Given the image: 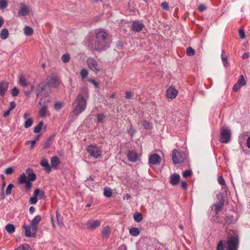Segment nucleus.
<instances>
[{
  "mask_svg": "<svg viewBox=\"0 0 250 250\" xmlns=\"http://www.w3.org/2000/svg\"><path fill=\"white\" fill-rule=\"evenodd\" d=\"M108 41V34L104 31H99L96 34L95 42L92 48L98 52L105 51L109 47Z\"/></svg>",
  "mask_w": 250,
  "mask_h": 250,
  "instance_id": "f257e3e1",
  "label": "nucleus"
},
{
  "mask_svg": "<svg viewBox=\"0 0 250 250\" xmlns=\"http://www.w3.org/2000/svg\"><path fill=\"white\" fill-rule=\"evenodd\" d=\"M87 102L82 94H79L75 101L72 103V112L76 116L85 110L86 107Z\"/></svg>",
  "mask_w": 250,
  "mask_h": 250,
  "instance_id": "f03ea898",
  "label": "nucleus"
},
{
  "mask_svg": "<svg viewBox=\"0 0 250 250\" xmlns=\"http://www.w3.org/2000/svg\"><path fill=\"white\" fill-rule=\"evenodd\" d=\"M239 245V238L237 234L228 237L226 242L225 250H237Z\"/></svg>",
  "mask_w": 250,
  "mask_h": 250,
  "instance_id": "7ed1b4c3",
  "label": "nucleus"
},
{
  "mask_svg": "<svg viewBox=\"0 0 250 250\" xmlns=\"http://www.w3.org/2000/svg\"><path fill=\"white\" fill-rule=\"evenodd\" d=\"M186 159V154L183 151L174 149L172 151V160L175 164H181Z\"/></svg>",
  "mask_w": 250,
  "mask_h": 250,
  "instance_id": "20e7f679",
  "label": "nucleus"
},
{
  "mask_svg": "<svg viewBox=\"0 0 250 250\" xmlns=\"http://www.w3.org/2000/svg\"><path fill=\"white\" fill-rule=\"evenodd\" d=\"M86 151L88 154L95 159H97L102 155L101 149L95 145H89L86 147Z\"/></svg>",
  "mask_w": 250,
  "mask_h": 250,
  "instance_id": "39448f33",
  "label": "nucleus"
},
{
  "mask_svg": "<svg viewBox=\"0 0 250 250\" xmlns=\"http://www.w3.org/2000/svg\"><path fill=\"white\" fill-rule=\"evenodd\" d=\"M86 63L88 68L95 73L97 74L100 71V67L98 66V62L95 59L91 57L88 58L86 60Z\"/></svg>",
  "mask_w": 250,
  "mask_h": 250,
  "instance_id": "423d86ee",
  "label": "nucleus"
},
{
  "mask_svg": "<svg viewBox=\"0 0 250 250\" xmlns=\"http://www.w3.org/2000/svg\"><path fill=\"white\" fill-rule=\"evenodd\" d=\"M145 27V24L139 20L134 21L130 26L131 30L135 33L141 32Z\"/></svg>",
  "mask_w": 250,
  "mask_h": 250,
  "instance_id": "0eeeda50",
  "label": "nucleus"
},
{
  "mask_svg": "<svg viewBox=\"0 0 250 250\" xmlns=\"http://www.w3.org/2000/svg\"><path fill=\"white\" fill-rule=\"evenodd\" d=\"M231 132L229 129L221 128L220 130V141L222 143H227L230 138Z\"/></svg>",
  "mask_w": 250,
  "mask_h": 250,
  "instance_id": "6e6552de",
  "label": "nucleus"
},
{
  "mask_svg": "<svg viewBox=\"0 0 250 250\" xmlns=\"http://www.w3.org/2000/svg\"><path fill=\"white\" fill-rule=\"evenodd\" d=\"M26 176L25 174L23 173H22L18 179L19 183L21 185L25 184V188L27 190H29L32 187V184L31 181L27 180Z\"/></svg>",
  "mask_w": 250,
  "mask_h": 250,
  "instance_id": "1a4fd4ad",
  "label": "nucleus"
},
{
  "mask_svg": "<svg viewBox=\"0 0 250 250\" xmlns=\"http://www.w3.org/2000/svg\"><path fill=\"white\" fill-rule=\"evenodd\" d=\"M177 94V90L173 86H170L166 90V96L168 99H173L175 98Z\"/></svg>",
  "mask_w": 250,
  "mask_h": 250,
  "instance_id": "9d476101",
  "label": "nucleus"
},
{
  "mask_svg": "<svg viewBox=\"0 0 250 250\" xmlns=\"http://www.w3.org/2000/svg\"><path fill=\"white\" fill-rule=\"evenodd\" d=\"M161 158L159 155L156 153L151 155L149 157L148 164L149 165H155L161 162Z\"/></svg>",
  "mask_w": 250,
  "mask_h": 250,
  "instance_id": "9b49d317",
  "label": "nucleus"
},
{
  "mask_svg": "<svg viewBox=\"0 0 250 250\" xmlns=\"http://www.w3.org/2000/svg\"><path fill=\"white\" fill-rule=\"evenodd\" d=\"M25 229V236L27 237H34L36 236L37 231H34L31 226H28L25 224L23 226Z\"/></svg>",
  "mask_w": 250,
  "mask_h": 250,
  "instance_id": "f8f14e48",
  "label": "nucleus"
},
{
  "mask_svg": "<svg viewBox=\"0 0 250 250\" xmlns=\"http://www.w3.org/2000/svg\"><path fill=\"white\" fill-rule=\"evenodd\" d=\"M101 222L99 220H89L86 223L87 229H95L100 227Z\"/></svg>",
  "mask_w": 250,
  "mask_h": 250,
  "instance_id": "ddd939ff",
  "label": "nucleus"
},
{
  "mask_svg": "<svg viewBox=\"0 0 250 250\" xmlns=\"http://www.w3.org/2000/svg\"><path fill=\"white\" fill-rule=\"evenodd\" d=\"M180 180V176L179 174L174 173L171 174L169 177V183L173 186L177 185Z\"/></svg>",
  "mask_w": 250,
  "mask_h": 250,
  "instance_id": "4468645a",
  "label": "nucleus"
},
{
  "mask_svg": "<svg viewBox=\"0 0 250 250\" xmlns=\"http://www.w3.org/2000/svg\"><path fill=\"white\" fill-rule=\"evenodd\" d=\"M42 217L40 215H37L32 220L30 225L32 228L33 230L35 231H37V226L40 222L41 221Z\"/></svg>",
  "mask_w": 250,
  "mask_h": 250,
  "instance_id": "2eb2a0df",
  "label": "nucleus"
},
{
  "mask_svg": "<svg viewBox=\"0 0 250 250\" xmlns=\"http://www.w3.org/2000/svg\"><path fill=\"white\" fill-rule=\"evenodd\" d=\"M9 83L5 81L0 82V95L3 97L8 88Z\"/></svg>",
  "mask_w": 250,
  "mask_h": 250,
  "instance_id": "dca6fc26",
  "label": "nucleus"
},
{
  "mask_svg": "<svg viewBox=\"0 0 250 250\" xmlns=\"http://www.w3.org/2000/svg\"><path fill=\"white\" fill-rule=\"evenodd\" d=\"M128 160L132 162H135L138 159V154L133 150L128 151L127 154Z\"/></svg>",
  "mask_w": 250,
  "mask_h": 250,
  "instance_id": "f3484780",
  "label": "nucleus"
},
{
  "mask_svg": "<svg viewBox=\"0 0 250 250\" xmlns=\"http://www.w3.org/2000/svg\"><path fill=\"white\" fill-rule=\"evenodd\" d=\"M51 167L55 169L58 168V166L60 164L61 161L57 156H53L51 158Z\"/></svg>",
  "mask_w": 250,
  "mask_h": 250,
  "instance_id": "a211bd4d",
  "label": "nucleus"
},
{
  "mask_svg": "<svg viewBox=\"0 0 250 250\" xmlns=\"http://www.w3.org/2000/svg\"><path fill=\"white\" fill-rule=\"evenodd\" d=\"M40 165L42 167L44 168L46 172L49 173L51 171V167L49 164L48 161L46 159H42Z\"/></svg>",
  "mask_w": 250,
  "mask_h": 250,
  "instance_id": "6ab92c4d",
  "label": "nucleus"
},
{
  "mask_svg": "<svg viewBox=\"0 0 250 250\" xmlns=\"http://www.w3.org/2000/svg\"><path fill=\"white\" fill-rule=\"evenodd\" d=\"M48 84L51 87L56 88L59 85L60 83L56 77H53L50 79Z\"/></svg>",
  "mask_w": 250,
  "mask_h": 250,
  "instance_id": "aec40b11",
  "label": "nucleus"
},
{
  "mask_svg": "<svg viewBox=\"0 0 250 250\" xmlns=\"http://www.w3.org/2000/svg\"><path fill=\"white\" fill-rule=\"evenodd\" d=\"M33 195L37 196L40 199H44L46 197L44 191L39 188L36 189L34 191Z\"/></svg>",
  "mask_w": 250,
  "mask_h": 250,
  "instance_id": "412c9836",
  "label": "nucleus"
},
{
  "mask_svg": "<svg viewBox=\"0 0 250 250\" xmlns=\"http://www.w3.org/2000/svg\"><path fill=\"white\" fill-rule=\"evenodd\" d=\"M29 13V9L25 5H22L19 11L18 14L20 16H25Z\"/></svg>",
  "mask_w": 250,
  "mask_h": 250,
  "instance_id": "4be33fe9",
  "label": "nucleus"
},
{
  "mask_svg": "<svg viewBox=\"0 0 250 250\" xmlns=\"http://www.w3.org/2000/svg\"><path fill=\"white\" fill-rule=\"evenodd\" d=\"M14 187V185L12 184H10L7 186L5 193L2 191L1 192L2 199H4L5 196H8L11 193V190Z\"/></svg>",
  "mask_w": 250,
  "mask_h": 250,
  "instance_id": "5701e85b",
  "label": "nucleus"
},
{
  "mask_svg": "<svg viewBox=\"0 0 250 250\" xmlns=\"http://www.w3.org/2000/svg\"><path fill=\"white\" fill-rule=\"evenodd\" d=\"M19 83L23 87H25L28 85V83L24 76L21 75L19 78Z\"/></svg>",
  "mask_w": 250,
  "mask_h": 250,
  "instance_id": "b1692460",
  "label": "nucleus"
},
{
  "mask_svg": "<svg viewBox=\"0 0 250 250\" xmlns=\"http://www.w3.org/2000/svg\"><path fill=\"white\" fill-rule=\"evenodd\" d=\"M5 229L9 234L13 233L15 231V227L13 224H9L5 226Z\"/></svg>",
  "mask_w": 250,
  "mask_h": 250,
  "instance_id": "393cba45",
  "label": "nucleus"
},
{
  "mask_svg": "<svg viewBox=\"0 0 250 250\" xmlns=\"http://www.w3.org/2000/svg\"><path fill=\"white\" fill-rule=\"evenodd\" d=\"M9 36L8 30L6 28H3L1 30L0 37L1 39L5 40Z\"/></svg>",
  "mask_w": 250,
  "mask_h": 250,
  "instance_id": "a878e982",
  "label": "nucleus"
},
{
  "mask_svg": "<svg viewBox=\"0 0 250 250\" xmlns=\"http://www.w3.org/2000/svg\"><path fill=\"white\" fill-rule=\"evenodd\" d=\"M133 218L135 222L139 223L143 220V215L140 212H135L133 215Z\"/></svg>",
  "mask_w": 250,
  "mask_h": 250,
  "instance_id": "bb28decb",
  "label": "nucleus"
},
{
  "mask_svg": "<svg viewBox=\"0 0 250 250\" xmlns=\"http://www.w3.org/2000/svg\"><path fill=\"white\" fill-rule=\"evenodd\" d=\"M24 33L26 36H30L33 34V29L29 26H26L24 28Z\"/></svg>",
  "mask_w": 250,
  "mask_h": 250,
  "instance_id": "cd10ccee",
  "label": "nucleus"
},
{
  "mask_svg": "<svg viewBox=\"0 0 250 250\" xmlns=\"http://www.w3.org/2000/svg\"><path fill=\"white\" fill-rule=\"evenodd\" d=\"M225 221V223L228 225L235 223L234 217L232 215L227 216Z\"/></svg>",
  "mask_w": 250,
  "mask_h": 250,
  "instance_id": "c85d7f7f",
  "label": "nucleus"
},
{
  "mask_svg": "<svg viewBox=\"0 0 250 250\" xmlns=\"http://www.w3.org/2000/svg\"><path fill=\"white\" fill-rule=\"evenodd\" d=\"M236 83L241 86L246 85V82L244 76L243 75H241L239 76V79H238Z\"/></svg>",
  "mask_w": 250,
  "mask_h": 250,
  "instance_id": "c756f323",
  "label": "nucleus"
},
{
  "mask_svg": "<svg viewBox=\"0 0 250 250\" xmlns=\"http://www.w3.org/2000/svg\"><path fill=\"white\" fill-rule=\"evenodd\" d=\"M221 59L223 62L224 65L225 67H227L228 65L227 56L225 54V51L223 50H222Z\"/></svg>",
  "mask_w": 250,
  "mask_h": 250,
  "instance_id": "7c9ffc66",
  "label": "nucleus"
},
{
  "mask_svg": "<svg viewBox=\"0 0 250 250\" xmlns=\"http://www.w3.org/2000/svg\"><path fill=\"white\" fill-rule=\"evenodd\" d=\"M129 233L133 236H137L139 235L140 233V231L138 228H131L129 229Z\"/></svg>",
  "mask_w": 250,
  "mask_h": 250,
  "instance_id": "2f4dec72",
  "label": "nucleus"
},
{
  "mask_svg": "<svg viewBox=\"0 0 250 250\" xmlns=\"http://www.w3.org/2000/svg\"><path fill=\"white\" fill-rule=\"evenodd\" d=\"M47 107L45 105L42 106L40 110V115L41 117H44L46 116Z\"/></svg>",
  "mask_w": 250,
  "mask_h": 250,
  "instance_id": "473e14b6",
  "label": "nucleus"
},
{
  "mask_svg": "<svg viewBox=\"0 0 250 250\" xmlns=\"http://www.w3.org/2000/svg\"><path fill=\"white\" fill-rule=\"evenodd\" d=\"M43 125V123L42 121L39 122L38 125L34 128V132L35 133H38L40 132L42 129Z\"/></svg>",
  "mask_w": 250,
  "mask_h": 250,
  "instance_id": "72a5a7b5",
  "label": "nucleus"
},
{
  "mask_svg": "<svg viewBox=\"0 0 250 250\" xmlns=\"http://www.w3.org/2000/svg\"><path fill=\"white\" fill-rule=\"evenodd\" d=\"M8 5V1L6 0H0V9H4L7 7Z\"/></svg>",
  "mask_w": 250,
  "mask_h": 250,
  "instance_id": "f704fd0d",
  "label": "nucleus"
},
{
  "mask_svg": "<svg viewBox=\"0 0 250 250\" xmlns=\"http://www.w3.org/2000/svg\"><path fill=\"white\" fill-rule=\"evenodd\" d=\"M112 192L110 188H104V194L107 197H110L112 195Z\"/></svg>",
  "mask_w": 250,
  "mask_h": 250,
  "instance_id": "c9c22d12",
  "label": "nucleus"
},
{
  "mask_svg": "<svg viewBox=\"0 0 250 250\" xmlns=\"http://www.w3.org/2000/svg\"><path fill=\"white\" fill-rule=\"evenodd\" d=\"M63 103L61 102H57L54 104V108L57 111L60 110L62 107Z\"/></svg>",
  "mask_w": 250,
  "mask_h": 250,
  "instance_id": "e433bc0d",
  "label": "nucleus"
},
{
  "mask_svg": "<svg viewBox=\"0 0 250 250\" xmlns=\"http://www.w3.org/2000/svg\"><path fill=\"white\" fill-rule=\"evenodd\" d=\"M33 124V120L32 118H28L27 120L25 122L24 124V127L26 128H27L29 127H30Z\"/></svg>",
  "mask_w": 250,
  "mask_h": 250,
  "instance_id": "4c0bfd02",
  "label": "nucleus"
},
{
  "mask_svg": "<svg viewBox=\"0 0 250 250\" xmlns=\"http://www.w3.org/2000/svg\"><path fill=\"white\" fill-rule=\"evenodd\" d=\"M97 121L100 123H103L105 119V116L103 114H98L97 115Z\"/></svg>",
  "mask_w": 250,
  "mask_h": 250,
  "instance_id": "58836bf2",
  "label": "nucleus"
},
{
  "mask_svg": "<svg viewBox=\"0 0 250 250\" xmlns=\"http://www.w3.org/2000/svg\"><path fill=\"white\" fill-rule=\"evenodd\" d=\"M27 180L33 182L36 179V175L34 173H31L26 176Z\"/></svg>",
  "mask_w": 250,
  "mask_h": 250,
  "instance_id": "ea45409f",
  "label": "nucleus"
},
{
  "mask_svg": "<svg viewBox=\"0 0 250 250\" xmlns=\"http://www.w3.org/2000/svg\"><path fill=\"white\" fill-rule=\"evenodd\" d=\"M186 53L188 56H193L195 54V51L192 47H189L187 48Z\"/></svg>",
  "mask_w": 250,
  "mask_h": 250,
  "instance_id": "a19ab883",
  "label": "nucleus"
},
{
  "mask_svg": "<svg viewBox=\"0 0 250 250\" xmlns=\"http://www.w3.org/2000/svg\"><path fill=\"white\" fill-rule=\"evenodd\" d=\"M16 250H31V248L28 244H24L19 247Z\"/></svg>",
  "mask_w": 250,
  "mask_h": 250,
  "instance_id": "79ce46f5",
  "label": "nucleus"
},
{
  "mask_svg": "<svg viewBox=\"0 0 250 250\" xmlns=\"http://www.w3.org/2000/svg\"><path fill=\"white\" fill-rule=\"evenodd\" d=\"M70 55L68 54H63L61 58L62 61L64 62H68L70 60Z\"/></svg>",
  "mask_w": 250,
  "mask_h": 250,
  "instance_id": "37998d69",
  "label": "nucleus"
},
{
  "mask_svg": "<svg viewBox=\"0 0 250 250\" xmlns=\"http://www.w3.org/2000/svg\"><path fill=\"white\" fill-rule=\"evenodd\" d=\"M192 175V172L191 170H186L183 173V176L184 178H188L191 177Z\"/></svg>",
  "mask_w": 250,
  "mask_h": 250,
  "instance_id": "c03bdc74",
  "label": "nucleus"
},
{
  "mask_svg": "<svg viewBox=\"0 0 250 250\" xmlns=\"http://www.w3.org/2000/svg\"><path fill=\"white\" fill-rule=\"evenodd\" d=\"M51 143H52V138H48L44 142L43 148L45 149L49 148L51 146Z\"/></svg>",
  "mask_w": 250,
  "mask_h": 250,
  "instance_id": "a18cd8bd",
  "label": "nucleus"
},
{
  "mask_svg": "<svg viewBox=\"0 0 250 250\" xmlns=\"http://www.w3.org/2000/svg\"><path fill=\"white\" fill-rule=\"evenodd\" d=\"M88 71L85 69H83L80 72V75L82 79H85L88 75Z\"/></svg>",
  "mask_w": 250,
  "mask_h": 250,
  "instance_id": "49530a36",
  "label": "nucleus"
},
{
  "mask_svg": "<svg viewBox=\"0 0 250 250\" xmlns=\"http://www.w3.org/2000/svg\"><path fill=\"white\" fill-rule=\"evenodd\" d=\"M110 233V228L108 226L104 227L103 229L102 234L104 236H107Z\"/></svg>",
  "mask_w": 250,
  "mask_h": 250,
  "instance_id": "de8ad7c7",
  "label": "nucleus"
},
{
  "mask_svg": "<svg viewBox=\"0 0 250 250\" xmlns=\"http://www.w3.org/2000/svg\"><path fill=\"white\" fill-rule=\"evenodd\" d=\"M226 243L224 244L222 240H220L217 245V250H223V249L225 248Z\"/></svg>",
  "mask_w": 250,
  "mask_h": 250,
  "instance_id": "09e8293b",
  "label": "nucleus"
},
{
  "mask_svg": "<svg viewBox=\"0 0 250 250\" xmlns=\"http://www.w3.org/2000/svg\"><path fill=\"white\" fill-rule=\"evenodd\" d=\"M19 93V89L15 87H14L12 90H11V95L14 96V97H16V96H17L18 95Z\"/></svg>",
  "mask_w": 250,
  "mask_h": 250,
  "instance_id": "8fccbe9b",
  "label": "nucleus"
},
{
  "mask_svg": "<svg viewBox=\"0 0 250 250\" xmlns=\"http://www.w3.org/2000/svg\"><path fill=\"white\" fill-rule=\"evenodd\" d=\"M161 7L162 8L165 10L168 11L169 9L168 3L166 1L163 2L161 3Z\"/></svg>",
  "mask_w": 250,
  "mask_h": 250,
  "instance_id": "3c124183",
  "label": "nucleus"
},
{
  "mask_svg": "<svg viewBox=\"0 0 250 250\" xmlns=\"http://www.w3.org/2000/svg\"><path fill=\"white\" fill-rule=\"evenodd\" d=\"M45 86H42L40 85L37 90V96H38L40 93L43 92L45 90Z\"/></svg>",
  "mask_w": 250,
  "mask_h": 250,
  "instance_id": "603ef678",
  "label": "nucleus"
},
{
  "mask_svg": "<svg viewBox=\"0 0 250 250\" xmlns=\"http://www.w3.org/2000/svg\"><path fill=\"white\" fill-rule=\"evenodd\" d=\"M38 202V197L34 195L33 197L30 198L29 202L31 204H36Z\"/></svg>",
  "mask_w": 250,
  "mask_h": 250,
  "instance_id": "864d4df0",
  "label": "nucleus"
},
{
  "mask_svg": "<svg viewBox=\"0 0 250 250\" xmlns=\"http://www.w3.org/2000/svg\"><path fill=\"white\" fill-rule=\"evenodd\" d=\"M13 172V168L12 167H9L5 170L4 173L7 175H10L12 174Z\"/></svg>",
  "mask_w": 250,
  "mask_h": 250,
  "instance_id": "5fc2aeb1",
  "label": "nucleus"
},
{
  "mask_svg": "<svg viewBox=\"0 0 250 250\" xmlns=\"http://www.w3.org/2000/svg\"><path fill=\"white\" fill-rule=\"evenodd\" d=\"M239 36L240 38L242 39H244L246 38L245 32L243 29H239Z\"/></svg>",
  "mask_w": 250,
  "mask_h": 250,
  "instance_id": "6e6d98bb",
  "label": "nucleus"
},
{
  "mask_svg": "<svg viewBox=\"0 0 250 250\" xmlns=\"http://www.w3.org/2000/svg\"><path fill=\"white\" fill-rule=\"evenodd\" d=\"M214 206H215V211L216 213H217L218 212L220 211L223 208V206L220 205L218 203L215 204L214 205Z\"/></svg>",
  "mask_w": 250,
  "mask_h": 250,
  "instance_id": "4d7b16f0",
  "label": "nucleus"
},
{
  "mask_svg": "<svg viewBox=\"0 0 250 250\" xmlns=\"http://www.w3.org/2000/svg\"><path fill=\"white\" fill-rule=\"evenodd\" d=\"M143 126L146 129H149V128H151V124L150 123H149L148 122H147L146 121H144V122L143 123Z\"/></svg>",
  "mask_w": 250,
  "mask_h": 250,
  "instance_id": "13d9d810",
  "label": "nucleus"
},
{
  "mask_svg": "<svg viewBox=\"0 0 250 250\" xmlns=\"http://www.w3.org/2000/svg\"><path fill=\"white\" fill-rule=\"evenodd\" d=\"M218 181L219 183L221 185H226L225 181L222 177L219 176L218 178Z\"/></svg>",
  "mask_w": 250,
  "mask_h": 250,
  "instance_id": "bf43d9fd",
  "label": "nucleus"
},
{
  "mask_svg": "<svg viewBox=\"0 0 250 250\" xmlns=\"http://www.w3.org/2000/svg\"><path fill=\"white\" fill-rule=\"evenodd\" d=\"M125 94V97L127 99H131L133 96V93L131 91H126Z\"/></svg>",
  "mask_w": 250,
  "mask_h": 250,
  "instance_id": "052dcab7",
  "label": "nucleus"
},
{
  "mask_svg": "<svg viewBox=\"0 0 250 250\" xmlns=\"http://www.w3.org/2000/svg\"><path fill=\"white\" fill-rule=\"evenodd\" d=\"M88 81L90 83L93 84L95 87H98L99 86V83L96 82L94 80L92 79H88Z\"/></svg>",
  "mask_w": 250,
  "mask_h": 250,
  "instance_id": "680f3d73",
  "label": "nucleus"
},
{
  "mask_svg": "<svg viewBox=\"0 0 250 250\" xmlns=\"http://www.w3.org/2000/svg\"><path fill=\"white\" fill-rule=\"evenodd\" d=\"M224 202H225V200H224L223 196L222 194V195H221V198L219 199V201L217 203L218 204H219L220 205L223 207L224 204Z\"/></svg>",
  "mask_w": 250,
  "mask_h": 250,
  "instance_id": "e2e57ef3",
  "label": "nucleus"
},
{
  "mask_svg": "<svg viewBox=\"0 0 250 250\" xmlns=\"http://www.w3.org/2000/svg\"><path fill=\"white\" fill-rule=\"evenodd\" d=\"M207 9V7L205 4H200L198 6V10L201 12H203Z\"/></svg>",
  "mask_w": 250,
  "mask_h": 250,
  "instance_id": "0e129e2a",
  "label": "nucleus"
},
{
  "mask_svg": "<svg viewBox=\"0 0 250 250\" xmlns=\"http://www.w3.org/2000/svg\"><path fill=\"white\" fill-rule=\"evenodd\" d=\"M15 107H16L15 103L14 101L10 102L9 109L10 110L12 111L13 109H14L15 108Z\"/></svg>",
  "mask_w": 250,
  "mask_h": 250,
  "instance_id": "69168bd1",
  "label": "nucleus"
},
{
  "mask_svg": "<svg viewBox=\"0 0 250 250\" xmlns=\"http://www.w3.org/2000/svg\"><path fill=\"white\" fill-rule=\"evenodd\" d=\"M187 183H186V181H183L182 182H181V188L183 189H187Z\"/></svg>",
  "mask_w": 250,
  "mask_h": 250,
  "instance_id": "338daca9",
  "label": "nucleus"
},
{
  "mask_svg": "<svg viewBox=\"0 0 250 250\" xmlns=\"http://www.w3.org/2000/svg\"><path fill=\"white\" fill-rule=\"evenodd\" d=\"M241 86L236 83L233 86V90L235 92H237Z\"/></svg>",
  "mask_w": 250,
  "mask_h": 250,
  "instance_id": "774afa93",
  "label": "nucleus"
}]
</instances>
